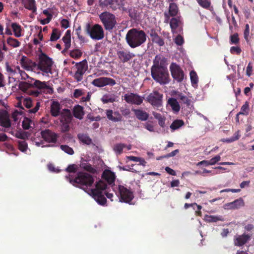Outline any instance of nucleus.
Returning a JSON list of instances; mask_svg holds the SVG:
<instances>
[{
	"mask_svg": "<svg viewBox=\"0 0 254 254\" xmlns=\"http://www.w3.org/2000/svg\"><path fill=\"white\" fill-rule=\"evenodd\" d=\"M69 123H62L61 130L62 132H66L69 130Z\"/></svg>",
	"mask_w": 254,
	"mask_h": 254,
	"instance_id": "59",
	"label": "nucleus"
},
{
	"mask_svg": "<svg viewBox=\"0 0 254 254\" xmlns=\"http://www.w3.org/2000/svg\"><path fill=\"white\" fill-rule=\"evenodd\" d=\"M126 146V144L124 143L116 144L113 147V150L117 155L122 153L123 149Z\"/></svg>",
	"mask_w": 254,
	"mask_h": 254,
	"instance_id": "38",
	"label": "nucleus"
},
{
	"mask_svg": "<svg viewBox=\"0 0 254 254\" xmlns=\"http://www.w3.org/2000/svg\"><path fill=\"white\" fill-rule=\"evenodd\" d=\"M250 34V27L248 24H247L245 26V29L244 31V38L246 41L248 40V38Z\"/></svg>",
	"mask_w": 254,
	"mask_h": 254,
	"instance_id": "60",
	"label": "nucleus"
},
{
	"mask_svg": "<svg viewBox=\"0 0 254 254\" xmlns=\"http://www.w3.org/2000/svg\"><path fill=\"white\" fill-rule=\"evenodd\" d=\"M119 192L121 202L129 203L133 198L132 192L123 186H119Z\"/></svg>",
	"mask_w": 254,
	"mask_h": 254,
	"instance_id": "11",
	"label": "nucleus"
},
{
	"mask_svg": "<svg viewBox=\"0 0 254 254\" xmlns=\"http://www.w3.org/2000/svg\"><path fill=\"white\" fill-rule=\"evenodd\" d=\"M70 31L67 30L64 36L63 37L62 40L64 44V47L66 49H68L71 45V38H70Z\"/></svg>",
	"mask_w": 254,
	"mask_h": 254,
	"instance_id": "32",
	"label": "nucleus"
},
{
	"mask_svg": "<svg viewBox=\"0 0 254 254\" xmlns=\"http://www.w3.org/2000/svg\"><path fill=\"white\" fill-rule=\"evenodd\" d=\"M21 2L26 8L31 10L33 12H36V7L35 0H21Z\"/></svg>",
	"mask_w": 254,
	"mask_h": 254,
	"instance_id": "24",
	"label": "nucleus"
},
{
	"mask_svg": "<svg viewBox=\"0 0 254 254\" xmlns=\"http://www.w3.org/2000/svg\"><path fill=\"white\" fill-rule=\"evenodd\" d=\"M175 42L178 45H182L184 43V39L180 35H178L175 39Z\"/></svg>",
	"mask_w": 254,
	"mask_h": 254,
	"instance_id": "63",
	"label": "nucleus"
},
{
	"mask_svg": "<svg viewBox=\"0 0 254 254\" xmlns=\"http://www.w3.org/2000/svg\"><path fill=\"white\" fill-rule=\"evenodd\" d=\"M69 55L73 58L78 59L81 56L82 52L79 49H75L71 51Z\"/></svg>",
	"mask_w": 254,
	"mask_h": 254,
	"instance_id": "48",
	"label": "nucleus"
},
{
	"mask_svg": "<svg viewBox=\"0 0 254 254\" xmlns=\"http://www.w3.org/2000/svg\"><path fill=\"white\" fill-rule=\"evenodd\" d=\"M169 22L172 32L175 33L177 28L179 26L180 23L179 20L176 18H173Z\"/></svg>",
	"mask_w": 254,
	"mask_h": 254,
	"instance_id": "41",
	"label": "nucleus"
},
{
	"mask_svg": "<svg viewBox=\"0 0 254 254\" xmlns=\"http://www.w3.org/2000/svg\"><path fill=\"white\" fill-rule=\"evenodd\" d=\"M52 61L49 58L44 56L40 59L37 68L43 72V75H48L49 73H52Z\"/></svg>",
	"mask_w": 254,
	"mask_h": 254,
	"instance_id": "9",
	"label": "nucleus"
},
{
	"mask_svg": "<svg viewBox=\"0 0 254 254\" xmlns=\"http://www.w3.org/2000/svg\"><path fill=\"white\" fill-rule=\"evenodd\" d=\"M112 0H100V5L101 7H106L108 6H110L111 8L112 6Z\"/></svg>",
	"mask_w": 254,
	"mask_h": 254,
	"instance_id": "56",
	"label": "nucleus"
},
{
	"mask_svg": "<svg viewBox=\"0 0 254 254\" xmlns=\"http://www.w3.org/2000/svg\"><path fill=\"white\" fill-rule=\"evenodd\" d=\"M73 115L75 118L79 120L82 119L84 115L83 107L79 105L75 106L73 108Z\"/></svg>",
	"mask_w": 254,
	"mask_h": 254,
	"instance_id": "30",
	"label": "nucleus"
},
{
	"mask_svg": "<svg viewBox=\"0 0 254 254\" xmlns=\"http://www.w3.org/2000/svg\"><path fill=\"white\" fill-rule=\"evenodd\" d=\"M22 127L25 130L33 128L34 123L32 120L28 118H24L22 123Z\"/></svg>",
	"mask_w": 254,
	"mask_h": 254,
	"instance_id": "29",
	"label": "nucleus"
},
{
	"mask_svg": "<svg viewBox=\"0 0 254 254\" xmlns=\"http://www.w3.org/2000/svg\"><path fill=\"white\" fill-rule=\"evenodd\" d=\"M88 68L87 62L83 60L75 64L73 67L74 70V77L77 81H80L83 79V76Z\"/></svg>",
	"mask_w": 254,
	"mask_h": 254,
	"instance_id": "8",
	"label": "nucleus"
},
{
	"mask_svg": "<svg viewBox=\"0 0 254 254\" xmlns=\"http://www.w3.org/2000/svg\"><path fill=\"white\" fill-rule=\"evenodd\" d=\"M71 116L68 111L65 114H62L60 117L61 123H70L71 120Z\"/></svg>",
	"mask_w": 254,
	"mask_h": 254,
	"instance_id": "42",
	"label": "nucleus"
},
{
	"mask_svg": "<svg viewBox=\"0 0 254 254\" xmlns=\"http://www.w3.org/2000/svg\"><path fill=\"white\" fill-rule=\"evenodd\" d=\"M198 4L204 8H208L211 2L208 0H197Z\"/></svg>",
	"mask_w": 254,
	"mask_h": 254,
	"instance_id": "52",
	"label": "nucleus"
},
{
	"mask_svg": "<svg viewBox=\"0 0 254 254\" xmlns=\"http://www.w3.org/2000/svg\"><path fill=\"white\" fill-rule=\"evenodd\" d=\"M86 31L91 39L100 40L104 37V32L102 27L99 24H95L92 26H87Z\"/></svg>",
	"mask_w": 254,
	"mask_h": 254,
	"instance_id": "7",
	"label": "nucleus"
},
{
	"mask_svg": "<svg viewBox=\"0 0 254 254\" xmlns=\"http://www.w3.org/2000/svg\"><path fill=\"white\" fill-rule=\"evenodd\" d=\"M60 104L57 101H53L51 105V113L54 117L59 115L60 112Z\"/></svg>",
	"mask_w": 254,
	"mask_h": 254,
	"instance_id": "25",
	"label": "nucleus"
},
{
	"mask_svg": "<svg viewBox=\"0 0 254 254\" xmlns=\"http://www.w3.org/2000/svg\"><path fill=\"white\" fill-rule=\"evenodd\" d=\"M22 114V111L14 110L11 114V118L14 122H17L20 119Z\"/></svg>",
	"mask_w": 254,
	"mask_h": 254,
	"instance_id": "45",
	"label": "nucleus"
},
{
	"mask_svg": "<svg viewBox=\"0 0 254 254\" xmlns=\"http://www.w3.org/2000/svg\"><path fill=\"white\" fill-rule=\"evenodd\" d=\"M5 70L7 74L9 76V78L11 77H16L19 75L20 72V67L18 66L9 64L8 63H5Z\"/></svg>",
	"mask_w": 254,
	"mask_h": 254,
	"instance_id": "18",
	"label": "nucleus"
},
{
	"mask_svg": "<svg viewBox=\"0 0 254 254\" xmlns=\"http://www.w3.org/2000/svg\"><path fill=\"white\" fill-rule=\"evenodd\" d=\"M204 220L208 222H216L218 221H224V219L221 216L208 215L204 216Z\"/></svg>",
	"mask_w": 254,
	"mask_h": 254,
	"instance_id": "31",
	"label": "nucleus"
},
{
	"mask_svg": "<svg viewBox=\"0 0 254 254\" xmlns=\"http://www.w3.org/2000/svg\"><path fill=\"white\" fill-rule=\"evenodd\" d=\"M230 42L232 44H237L239 42V38L237 33H235L230 36Z\"/></svg>",
	"mask_w": 254,
	"mask_h": 254,
	"instance_id": "55",
	"label": "nucleus"
},
{
	"mask_svg": "<svg viewBox=\"0 0 254 254\" xmlns=\"http://www.w3.org/2000/svg\"><path fill=\"white\" fill-rule=\"evenodd\" d=\"M107 188V185L103 181H100L96 184L95 189H91L87 192L88 194L92 196L95 200L100 205H104L106 203V198L104 196L106 194L107 198L113 200V194L109 192H105L104 191Z\"/></svg>",
	"mask_w": 254,
	"mask_h": 254,
	"instance_id": "2",
	"label": "nucleus"
},
{
	"mask_svg": "<svg viewBox=\"0 0 254 254\" xmlns=\"http://www.w3.org/2000/svg\"><path fill=\"white\" fill-rule=\"evenodd\" d=\"M117 56L120 60L123 63H126L135 57V55L127 50H119Z\"/></svg>",
	"mask_w": 254,
	"mask_h": 254,
	"instance_id": "16",
	"label": "nucleus"
},
{
	"mask_svg": "<svg viewBox=\"0 0 254 254\" xmlns=\"http://www.w3.org/2000/svg\"><path fill=\"white\" fill-rule=\"evenodd\" d=\"M78 136L80 140L85 144H90L92 142L91 139L86 134H80Z\"/></svg>",
	"mask_w": 254,
	"mask_h": 254,
	"instance_id": "43",
	"label": "nucleus"
},
{
	"mask_svg": "<svg viewBox=\"0 0 254 254\" xmlns=\"http://www.w3.org/2000/svg\"><path fill=\"white\" fill-rule=\"evenodd\" d=\"M111 8L113 10L119 9L120 10L126 11L127 9L124 6V0H112Z\"/></svg>",
	"mask_w": 254,
	"mask_h": 254,
	"instance_id": "23",
	"label": "nucleus"
},
{
	"mask_svg": "<svg viewBox=\"0 0 254 254\" xmlns=\"http://www.w3.org/2000/svg\"><path fill=\"white\" fill-rule=\"evenodd\" d=\"M41 135L44 140H39L37 138L34 139V142L37 147H50V145H46L45 142L48 143H56L58 135L50 129H45L41 131Z\"/></svg>",
	"mask_w": 254,
	"mask_h": 254,
	"instance_id": "5",
	"label": "nucleus"
},
{
	"mask_svg": "<svg viewBox=\"0 0 254 254\" xmlns=\"http://www.w3.org/2000/svg\"><path fill=\"white\" fill-rule=\"evenodd\" d=\"M0 125L5 127H9L11 126L9 115L5 111H0Z\"/></svg>",
	"mask_w": 254,
	"mask_h": 254,
	"instance_id": "21",
	"label": "nucleus"
},
{
	"mask_svg": "<svg viewBox=\"0 0 254 254\" xmlns=\"http://www.w3.org/2000/svg\"><path fill=\"white\" fill-rule=\"evenodd\" d=\"M146 34L144 31L136 28L129 30L126 36L127 44L131 48L141 46L146 41Z\"/></svg>",
	"mask_w": 254,
	"mask_h": 254,
	"instance_id": "3",
	"label": "nucleus"
},
{
	"mask_svg": "<svg viewBox=\"0 0 254 254\" xmlns=\"http://www.w3.org/2000/svg\"><path fill=\"white\" fill-rule=\"evenodd\" d=\"M178 12V8L177 4L175 3L171 2L170 3L169 9L168 12H165L164 15L165 19L164 22L165 23H169L170 16H174L177 15Z\"/></svg>",
	"mask_w": 254,
	"mask_h": 254,
	"instance_id": "20",
	"label": "nucleus"
},
{
	"mask_svg": "<svg viewBox=\"0 0 254 254\" xmlns=\"http://www.w3.org/2000/svg\"><path fill=\"white\" fill-rule=\"evenodd\" d=\"M103 177L110 184L114 183L115 180V174L109 170H106L104 172Z\"/></svg>",
	"mask_w": 254,
	"mask_h": 254,
	"instance_id": "28",
	"label": "nucleus"
},
{
	"mask_svg": "<svg viewBox=\"0 0 254 254\" xmlns=\"http://www.w3.org/2000/svg\"><path fill=\"white\" fill-rule=\"evenodd\" d=\"M19 87L21 91L30 95L37 97L40 94V92L37 90L32 89L33 88V82L30 79L27 82H20L19 85Z\"/></svg>",
	"mask_w": 254,
	"mask_h": 254,
	"instance_id": "10",
	"label": "nucleus"
},
{
	"mask_svg": "<svg viewBox=\"0 0 254 254\" xmlns=\"http://www.w3.org/2000/svg\"><path fill=\"white\" fill-rule=\"evenodd\" d=\"M11 27L14 32L15 36L16 37H20L21 36V29L20 26L16 23H12L11 24Z\"/></svg>",
	"mask_w": 254,
	"mask_h": 254,
	"instance_id": "35",
	"label": "nucleus"
},
{
	"mask_svg": "<svg viewBox=\"0 0 254 254\" xmlns=\"http://www.w3.org/2000/svg\"><path fill=\"white\" fill-rule=\"evenodd\" d=\"M170 69L172 77L178 82H181L184 79V74L180 67L175 63H172Z\"/></svg>",
	"mask_w": 254,
	"mask_h": 254,
	"instance_id": "13",
	"label": "nucleus"
},
{
	"mask_svg": "<svg viewBox=\"0 0 254 254\" xmlns=\"http://www.w3.org/2000/svg\"><path fill=\"white\" fill-rule=\"evenodd\" d=\"M124 99L128 103L136 105H140L143 100V97L132 93L125 94Z\"/></svg>",
	"mask_w": 254,
	"mask_h": 254,
	"instance_id": "15",
	"label": "nucleus"
},
{
	"mask_svg": "<svg viewBox=\"0 0 254 254\" xmlns=\"http://www.w3.org/2000/svg\"><path fill=\"white\" fill-rule=\"evenodd\" d=\"M106 115L108 119L113 122H119L123 120L122 114L118 111L113 112L112 110H107Z\"/></svg>",
	"mask_w": 254,
	"mask_h": 254,
	"instance_id": "17",
	"label": "nucleus"
},
{
	"mask_svg": "<svg viewBox=\"0 0 254 254\" xmlns=\"http://www.w3.org/2000/svg\"><path fill=\"white\" fill-rule=\"evenodd\" d=\"M249 111V103L246 102L242 106L241 109V111L238 113V115H246L248 114Z\"/></svg>",
	"mask_w": 254,
	"mask_h": 254,
	"instance_id": "51",
	"label": "nucleus"
},
{
	"mask_svg": "<svg viewBox=\"0 0 254 254\" xmlns=\"http://www.w3.org/2000/svg\"><path fill=\"white\" fill-rule=\"evenodd\" d=\"M230 51L231 54H237L239 55L241 52V49L239 47H232L230 48Z\"/></svg>",
	"mask_w": 254,
	"mask_h": 254,
	"instance_id": "61",
	"label": "nucleus"
},
{
	"mask_svg": "<svg viewBox=\"0 0 254 254\" xmlns=\"http://www.w3.org/2000/svg\"><path fill=\"white\" fill-rule=\"evenodd\" d=\"M7 43L13 48H17L20 46V43L16 39L8 37L6 40Z\"/></svg>",
	"mask_w": 254,
	"mask_h": 254,
	"instance_id": "40",
	"label": "nucleus"
},
{
	"mask_svg": "<svg viewBox=\"0 0 254 254\" xmlns=\"http://www.w3.org/2000/svg\"><path fill=\"white\" fill-rule=\"evenodd\" d=\"M67 180L73 185L76 183L81 186V188L85 190L87 193L88 191L90 190L86 189L88 187H90L94 182V179L92 176L89 173L86 172H80L78 174L77 176L74 179L71 180L69 178L66 177Z\"/></svg>",
	"mask_w": 254,
	"mask_h": 254,
	"instance_id": "4",
	"label": "nucleus"
},
{
	"mask_svg": "<svg viewBox=\"0 0 254 254\" xmlns=\"http://www.w3.org/2000/svg\"><path fill=\"white\" fill-rule=\"evenodd\" d=\"M40 102H37L36 103V106L32 109H29L28 110V112L30 114H35V113H36L38 110L39 109V108H40Z\"/></svg>",
	"mask_w": 254,
	"mask_h": 254,
	"instance_id": "62",
	"label": "nucleus"
},
{
	"mask_svg": "<svg viewBox=\"0 0 254 254\" xmlns=\"http://www.w3.org/2000/svg\"><path fill=\"white\" fill-rule=\"evenodd\" d=\"M221 160V157L220 155H217L214 157L212 158L209 161L210 165H215L216 163L218 162Z\"/></svg>",
	"mask_w": 254,
	"mask_h": 254,
	"instance_id": "58",
	"label": "nucleus"
},
{
	"mask_svg": "<svg viewBox=\"0 0 254 254\" xmlns=\"http://www.w3.org/2000/svg\"><path fill=\"white\" fill-rule=\"evenodd\" d=\"M167 103L171 106L174 112L178 113L180 111V105L177 99L171 98L168 100Z\"/></svg>",
	"mask_w": 254,
	"mask_h": 254,
	"instance_id": "27",
	"label": "nucleus"
},
{
	"mask_svg": "<svg viewBox=\"0 0 254 254\" xmlns=\"http://www.w3.org/2000/svg\"><path fill=\"white\" fill-rule=\"evenodd\" d=\"M178 99L181 100L183 103L186 104L187 106L190 104V100L185 95L181 93L178 92L176 93Z\"/></svg>",
	"mask_w": 254,
	"mask_h": 254,
	"instance_id": "39",
	"label": "nucleus"
},
{
	"mask_svg": "<svg viewBox=\"0 0 254 254\" xmlns=\"http://www.w3.org/2000/svg\"><path fill=\"white\" fill-rule=\"evenodd\" d=\"M14 135L18 138L25 139L28 137L29 134L27 132L20 131L16 132Z\"/></svg>",
	"mask_w": 254,
	"mask_h": 254,
	"instance_id": "50",
	"label": "nucleus"
},
{
	"mask_svg": "<svg viewBox=\"0 0 254 254\" xmlns=\"http://www.w3.org/2000/svg\"><path fill=\"white\" fill-rule=\"evenodd\" d=\"M92 84L95 86L102 87L106 85H114L116 84L115 80L109 77H100L95 79L92 82Z\"/></svg>",
	"mask_w": 254,
	"mask_h": 254,
	"instance_id": "14",
	"label": "nucleus"
},
{
	"mask_svg": "<svg viewBox=\"0 0 254 254\" xmlns=\"http://www.w3.org/2000/svg\"><path fill=\"white\" fill-rule=\"evenodd\" d=\"M129 16L133 19H136L138 15V12L137 10L134 8H130L128 10Z\"/></svg>",
	"mask_w": 254,
	"mask_h": 254,
	"instance_id": "54",
	"label": "nucleus"
},
{
	"mask_svg": "<svg viewBox=\"0 0 254 254\" xmlns=\"http://www.w3.org/2000/svg\"><path fill=\"white\" fill-rule=\"evenodd\" d=\"M251 236L249 235L243 234L235 236L234 239L235 246H242L250 241Z\"/></svg>",
	"mask_w": 254,
	"mask_h": 254,
	"instance_id": "22",
	"label": "nucleus"
},
{
	"mask_svg": "<svg viewBox=\"0 0 254 254\" xmlns=\"http://www.w3.org/2000/svg\"><path fill=\"white\" fill-rule=\"evenodd\" d=\"M151 37L152 40L154 43L157 44L160 46H162L164 45V42L163 39L155 33L151 34Z\"/></svg>",
	"mask_w": 254,
	"mask_h": 254,
	"instance_id": "37",
	"label": "nucleus"
},
{
	"mask_svg": "<svg viewBox=\"0 0 254 254\" xmlns=\"http://www.w3.org/2000/svg\"><path fill=\"white\" fill-rule=\"evenodd\" d=\"M23 105L27 109H30L33 106L32 100L30 98H24L23 100Z\"/></svg>",
	"mask_w": 254,
	"mask_h": 254,
	"instance_id": "53",
	"label": "nucleus"
},
{
	"mask_svg": "<svg viewBox=\"0 0 254 254\" xmlns=\"http://www.w3.org/2000/svg\"><path fill=\"white\" fill-rule=\"evenodd\" d=\"M244 205V202L242 198H240L234 201L225 204L223 205L224 209H236Z\"/></svg>",
	"mask_w": 254,
	"mask_h": 254,
	"instance_id": "19",
	"label": "nucleus"
},
{
	"mask_svg": "<svg viewBox=\"0 0 254 254\" xmlns=\"http://www.w3.org/2000/svg\"><path fill=\"white\" fill-rule=\"evenodd\" d=\"M102 101L104 103H113L116 101V99L113 97L104 96L102 98Z\"/></svg>",
	"mask_w": 254,
	"mask_h": 254,
	"instance_id": "57",
	"label": "nucleus"
},
{
	"mask_svg": "<svg viewBox=\"0 0 254 254\" xmlns=\"http://www.w3.org/2000/svg\"><path fill=\"white\" fill-rule=\"evenodd\" d=\"M145 128L150 132H154L155 129L153 125L149 123H146L144 124Z\"/></svg>",
	"mask_w": 254,
	"mask_h": 254,
	"instance_id": "64",
	"label": "nucleus"
},
{
	"mask_svg": "<svg viewBox=\"0 0 254 254\" xmlns=\"http://www.w3.org/2000/svg\"><path fill=\"white\" fill-rule=\"evenodd\" d=\"M60 148L63 151L69 155H73L74 154L73 149L68 145H61Z\"/></svg>",
	"mask_w": 254,
	"mask_h": 254,
	"instance_id": "49",
	"label": "nucleus"
},
{
	"mask_svg": "<svg viewBox=\"0 0 254 254\" xmlns=\"http://www.w3.org/2000/svg\"><path fill=\"white\" fill-rule=\"evenodd\" d=\"M30 79L33 82V87L35 86L40 89L48 88L49 87L46 82H41L38 80H35L33 78H30Z\"/></svg>",
	"mask_w": 254,
	"mask_h": 254,
	"instance_id": "33",
	"label": "nucleus"
},
{
	"mask_svg": "<svg viewBox=\"0 0 254 254\" xmlns=\"http://www.w3.org/2000/svg\"><path fill=\"white\" fill-rule=\"evenodd\" d=\"M190 78L191 83L193 87H196L197 86L198 83V76L196 73L194 71H191L190 72Z\"/></svg>",
	"mask_w": 254,
	"mask_h": 254,
	"instance_id": "36",
	"label": "nucleus"
},
{
	"mask_svg": "<svg viewBox=\"0 0 254 254\" xmlns=\"http://www.w3.org/2000/svg\"><path fill=\"white\" fill-rule=\"evenodd\" d=\"M99 17L107 30H112L117 23L115 16L109 12L101 13Z\"/></svg>",
	"mask_w": 254,
	"mask_h": 254,
	"instance_id": "6",
	"label": "nucleus"
},
{
	"mask_svg": "<svg viewBox=\"0 0 254 254\" xmlns=\"http://www.w3.org/2000/svg\"><path fill=\"white\" fill-rule=\"evenodd\" d=\"M60 32L57 29H54L51 34L50 40L51 41H56L58 40L60 37Z\"/></svg>",
	"mask_w": 254,
	"mask_h": 254,
	"instance_id": "44",
	"label": "nucleus"
},
{
	"mask_svg": "<svg viewBox=\"0 0 254 254\" xmlns=\"http://www.w3.org/2000/svg\"><path fill=\"white\" fill-rule=\"evenodd\" d=\"M152 114L154 117L158 121L159 126L162 127L165 126V118L159 113L153 112Z\"/></svg>",
	"mask_w": 254,
	"mask_h": 254,
	"instance_id": "34",
	"label": "nucleus"
},
{
	"mask_svg": "<svg viewBox=\"0 0 254 254\" xmlns=\"http://www.w3.org/2000/svg\"><path fill=\"white\" fill-rule=\"evenodd\" d=\"M147 101L155 107H160L162 103V95L158 91H154L147 97Z\"/></svg>",
	"mask_w": 254,
	"mask_h": 254,
	"instance_id": "12",
	"label": "nucleus"
},
{
	"mask_svg": "<svg viewBox=\"0 0 254 254\" xmlns=\"http://www.w3.org/2000/svg\"><path fill=\"white\" fill-rule=\"evenodd\" d=\"M134 113L136 118L142 121H146L149 117V115L145 111L140 109H137L134 110Z\"/></svg>",
	"mask_w": 254,
	"mask_h": 254,
	"instance_id": "26",
	"label": "nucleus"
},
{
	"mask_svg": "<svg viewBox=\"0 0 254 254\" xmlns=\"http://www.w3.org/2000/svg\"><path fill=\"white\" fill-rule=\"evenodd\" d=\"M18 149L23 152H25L28 149V144L27 142L24 141H18Z\"/></svg>",
	"mask_w": 254,
	"mask_h": 254,
	"instance_id": "47",
	"label": "nucleus"
},
{
	"mask_svg": "<svg viewBox=\"0 0 254 254\" xmlns=\"http://www.w3.org/2000/svg\"><path fill=\"white\" fill-rule=\"evenodd\" d=\"M184 125V122L182 120H176L173 122L170 126V128L173 130H176L181 127Z\"/></svg>",
	"mask_w": 254,
	"mask_h": 254,
	"instance_id": "46",
	"label": "nucleus"
},
{
	"mask_svg": "<svg viewBox=\"0 0 254 254\" xmlns=\"http://www.w3.org/2000/svg\"><path fill=\"white\" fill-rule=\"evenodd\" d=\"M151 73L153 79L161 84H166L169 82L166 60L164 57L161 55L155 56L151 67Z\"/></svg>",
	"mask_w": 254,
	"mask_h": 254,
	"instance_id": "1",
	"label": "nucleus"
}]
</instances>
